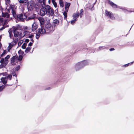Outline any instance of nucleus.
I'll use <instances>...</instances> for the list:
<instances>
[{
	"label": "nucleus",
	"mask_w": 134,
	"mask_h": 134,
	"mask_svg": "<svg viewBox=\"0 0 134 134\" xmlns=\"http://www.w3.org/2000/svg\"><path fill=\"white\" fill-rule=\"evenodd\" d=\"M2 16L3 18L0 16V32L5 27L9 26L8 24V22L11 19L9 17V15L8 13H3Z\"/></svg>",
	"instance_id": "nucleus-1"
},
{
	"label": "nucleus",
	"mask_w": 134,
	"mask_h": 134,
	"mask_svg": "<svg viewBox=\"0 0 134 134\" xmlns=\"http://www.w3.org/2000/svg\"><path fill=\"white\" fill-rule=\"evenodd\" d=\"M10 58V55H8L4 58H2L1 59L0 62L1 64L0 65V66L1 68L4 67L8 63V59Z\"/></svg>",
	"instance_id": "nucleus-2"
},
{
	"label": "nucleus",
	"mask_w": 134,
	"mask_h": 134,
	"mask_svg": "<svg viewBox=\"0 0 134 134\" xmlns=\"http://www.w3.org/2000/svg\"><path fill=\"white\" fill-rule=\"evenodd\" d=\"M22 58V56L21 55H20L18 57L17 56H13L11 59V64L13 65H15L16 63L18 62V60L19 61L21 60Z\"/></svg>",
	"instance_id": "nucleus-3"
},
{
	"label": "nucleus",
	"mask_w": 134,
	"mask_h": 134,
	"mask_svg": "<svg viewBox=\"0 0 134 134\" xmlns=\"http://www.w3.org/2000/svg\"><path fill=\"white\" fill-rule=\"evenodd\" d=\"M39 6L38 3L37 2L35 3L32 1H31L28 4V6L30 10H32L34 8H37Z\"/></svg>",
	"instance_id": "nucleus-4"
},
{
	"label": "nucleus",
	"mask_w": 134,
	"mask_h": 134,
	"mask_svg": "<svg viewBox=\"0 0 134 134\" xmlns=\"http://www.w3.org/2000/svg\"><path fill=\"white\" fill-rule=\"evenodd\" d=\"M86 62V61L81 62L77 63L75 65V68L76 70H79L84 66Z\"/></svg>",
	"instance_id": "nucleus-5"
},
{
	"label": "nucleus",
	"mask_w": 134,
	"mask_h": 134,
	"mask_svg": "<svg viewBox=\"0 0 134 134\" xmlns=\"http://www.w3.org/2000/svg\"><path fill=\"white\" fill-rule=\"evenodd\" d=\"M18 20L21 21H24V20L27 18L26 15L25 14H20L18 15L17 16Z\"/></svg>",
	"instance_id": "nucleus-6"
},
{
	"label": "nucleus",
	"mask_w": 134,
	"mask_h": 134,
	"mask_svg": "<svg viewBox=\"0 0 134 134\" xmlns=\"http://www.w3.org/2000/svg\"><path fill=\"white\" fill-rule=\"evenodd\" d=\"M46 9L47 10V14L49 15H52L54 14V11L48 5L46 6Z\"/></svg>",
	"instance_id": "nucleus-7"
},
{
	"label": "nucleus",
	"mask_w": 134,
	"mask_h": 134,
	"mask_svg": "<svg viewBox=\"0 0 134 134\" xmlns=\"http://www.w3.org/2000/svg\"><path fill=\"white\" fill-rule=\"evenodd\" d=\"M46 31L47 33H48L49 32L51 31L52 30V27L50 23H48L46 24L45 26Z\"/></svg>",
	"instance_id": "nucleus-8"
},
{
	"label": "nucleus",
	"mask_w": 134,
	"mask_h": 134,
	"mask_svg": "<svg viewBox=\"0 0 134 134\" xmlns=\"http://www.w3.org/2000/svg\"><path fill=\"white\" fill-rule=\"evenodd\" d=\"M105 14L106 16L111 19L113 20L115 19L114 15L112 14L111 12L109 11L106 10L105 11Z\"/></svg>",
	"instance_id": "nucleus-9"
},
{
	"label": "nucleus",
	"mask_w": 134,
	"mask_h": 134,
	"mask_svg": "<svg viewBox=\"0 0 134 134\" xmlns=\"http://www.w3.org/2000/svg\"><path fill=\"white\" fill-rule=\"evenodd\" d=\"M46 32L44 26L41 25V27L39 28L38 32L39 33L42 34L45 33Z\"/></svg>",
	"instance_id": "nucleus-10"
},
{
	"label": "nucleus",
	"mask_w": 134,
	"mask_h": 134,
	"mask_svg": "<svg viewBox=\"0 0 134 134\" xmlns=\"http://www.w3.org/2000/svg\"><path fill=\"white\" fill-rule=\"evenodd\" d=\"M47 13L46 7L45 8H42L40 10V14L42 16H44L46 14H47Z\"/></svg>",
	"instance_id": "nucleus-11"
},
{
	"label": "nucleus",
	"mask_w": 134,
	"mask_h": 134,
	"mask_svg": "<svg viewBox=\"0 0 134 134\" xmlns=\"http://www.w3.org/2000/svg\"><path fill=\"white\" fill-rule=\"evenodd\" d=\"M15 44V43L14 42H12L11 43H9V46L7 48V49L8 51L9 52L10 50Z\"/></svg>",
	"instance_id": "nucleus-12"
},
{
	"label": "nucleus",
	"mask_w": 134,
	"mask_h": 134,
	"mask_svg": "<svg viewBox=\"0 0 134 134\" xmlns=\"http://www.w3.org/2000/svg\"><path fill=\"white\" fill-rule=\"evenodd\" d=\"M38 27V25L35 22H34L32 24V31H35L36 30Z\"/></svg>",
	"instance_id": "nucleus-13"
},
{
	"label": "nucleus",
	"mask_w": 134,
	"mask_h": 134,
	"mask_svg": "<svg viewBox=\"0 0 134 134\" xmlns=\"http://www.w3.org/2000/svg\"><path fill=\"white\" fill-rule=\"evenodd\" d=\"M1 81L4 84H5L7 82V77H2L1 79Z\"/></svg>",
	"instance_id": "nucleus-14"
},
{
	"label": "nucleus",
	"mask_w": 134,
	"mask_h": 134,
	"mask_svg": "<svg viewBox=\"0 0 134 134\" xmlns=\"http://www.w3.org/2000/svg\"><path fill=\"white\" fill-rule=\"evenodd\" d=\"M70 5V3L65 2V11L68 12L69 8Z\"/></svg>",
	"instance_id": "nucleus-15"
},
{
	"label": "nucleus",
	"mask_w": 134,
	"mask_h": 134,
	"mask_svg": "<svg viewBox=\"0 0 134 134\" xmlns=\"http://www.w3.org/2000/svg\"><path fill=\"white\" fill-rule=\"evenodd\" d=\"M38 20L41 24V25L43 26L42 25L44 23V19L40 17L38 18Z\"/></svg>",
	"instance_id": "nucleus-16"
},
{
	"label": "nucleus",
	"mask_w": 134,
	"mask_h": 134,
	"mask_svg": "<svg viewBox=\"0 0 134 134\" xmlns=\"http://www.w3.org/2000/svg\"><path fill=\"white\" fill-rule=\"evenodd\" d=\"M19 37L22 38L25 35V34H24V32L23 31L19 30Z\"/></svg>",
	"instance_id": "nucleus-17"
},
{
	"label": "nucleus",
	"mask_w": 134,
	"mask_h": 134,
	"mask_svg": "<svg viewBox=\"0 0 134 134\" xmlns=\"http://www.w3.org/2000/svg\"><path fill=\"white\" fill-rule=\"evenodd\" d=\"M19 30H15L14 31V36L15 37L19 36Z\"/></svg>",
	"instance_id": "nucleus-18"
},
{
	"label": "nucleus",
	"mask_w": 134,
	"mask_h": 134,
	"mask_svg": "<svg viewBox=\"0 0 134 134\" xmlns=\"http://www.w3.org/2000/svg\"><path fill=\"white\" fill-rule=\"evenodd\" d=\"M109 3L110 4L111 6L114 8H117V6L116 4H114V3H113V2L110 1H109Z\"/></svg>",
	"instance_id": "nucleus-19"
},
{
	"label": "nucleus",
	"mask_w": 134,
	"mask_h": 134,
	"mask_svg": "<svg viewBox=\"0 0 134 134\" xmlns=\"http://www.w3.org/2000/svg\"><path fill=\"white\" fill-rule=\"evenodd\" d=\"M79 16V13H76L74 14L73 15V18L74 19H77V18Z\"/></svg>",
	"instance_id": "nucleus-20"
},
{
	"label": "nucleus",
	"mask_w": 134,
	"mask_h": 134,
	"mask_svg": "<svg viewBox=\"0 0 134 134\" xmlns=\"http://www.w3.org/2000/svg\"><path fill=\"white\" fill-rule=\"evenodd\" d=\"M7 52L5 50H3V52L1 55V57H3L5 55L7 54Z\"/></svg>",
	"instance_id": "nucleus-21"
},
{
	"label": "nucleus",
	"mask_w": 134,
	"mask_h": 134,
	"mask_svg": "<svg viewBox=\"0 0 134 134\" xmlns=\"http://www.w3.org/2000/svg\"><path fill=\"white\" fill-rule=\"evenodd\" d=\"M52 2L53 5L55 8H56L57 7V5L56 2L54 1V0H52Z\"/></svg>",
	"instance_id": "nucleus-22"
},
{
	"label": "nucleus",
	"mask_w": 134,
	"mask_h": 134,
	"mask_svg": "<svg viewBox=\"0 0 134 134\" xmlns=\"http://www.w3.org/2000/svg\"><path fill=\"white\" fill-rule=\"evenodd\" d=\"M67 12L66 11L63 12V14L64 16V19L66 20V18L67 16Z\"/></svg>",
	"instance_id": "nucleus-23"
},
{
	"label": "nucleus",
	"mask_w": 134,
	"mask_h": 134,
	"mask_svg": "<svg viewBox=\"0 0 134 134\" xmlns=\"http://www.w3.org/2000/svg\"><path fill=\"white\" fill-rule=\"evenodd\" d=\"M30 34H31V33L28 31H26L24 32V34H25V35H26L27 37H28V36H29V35H30Z\"/></svg>",
	"instance_id": "nucleus-24"
},
{
	"label": "nucleus",
	"mask_w": 134,
	"mask_h": 134,
	"mask_svg": "<svg viewBox=\"0 0 134 134\" xmlns=\"http://www.w3.org/2000/svg\"><path fill=\"white\" fill-rule=\"evenodd\" d=\"M83 10L82 9H81L80 10V13L79 14V16L81 18L82 17V15H83Z\"/></svg>",
	"instance_id": "nucleus-25"
},
{
	"label": "nucleus",
	"mask_w": 134,
	"mask_h": 134,
	"mask_svg": "<svg viewBox=\"0 0 134 134\" xmlns=\"http://www.w3.org/2000/svg\"><path fill=\"white\" fill-rule=\"evenodd\" d=\"M26 46L27 43H24L22 46L21 47L23 49H25L26 48Z\"/></svg>",
	"instance_id": "nucleus-26"
},
{
	"label": "nucleus",
	"mask_w": 134,
	"mask_h": 134,
	"mask_svg": "<svg viewBox=\"0 0 134 134\" xmlns=\"http://www.w3.org/2000/svg\"><path fill=\"white\" fill-rule=\"evenodd\" d=\"M59 4L60 7H63L64 6L63 2L62 0L59 1Z\"/></svg>",
	"instance_id": "nucleus-27"
},
{
	"label": "nucleus",
	"mask_w": 134,
	"mask_h": 134,
	"mask_svg": "<svg viewBox=\"0 0 134 134\" xmlns=\"http://www.w3.org/2000/svg\"><path fill=\"white\" fill-rule=\"evenodd\" d=\"M12 14L13 15L14 17H15L16 16V14L15 13V12L14 10H12Z\"/></svg>",
	"instance_id": "nucleus-28"
},
{
	"label": "nucleus",
	"mask_w": 134,
	"mask_h": 134,
	"mask_svg": "<svg viewBox=\"0 0 134 134\" xmlns=\"http://www.w3.org/2000/svg\"><path fill=\"white\" fill-rule=\"evenodd\" d=\"M24 41L23 40H20L18 43V45L20 46L21 44L23 43Z\"/></svg>",
	"instance_id": "nucleus-29"
},
{
	"label": "nucleus",
	"mask_w": 134,
	"mask_h": 134,
	"mask_svg": "<svg viewBox=\"0 0 134 134\" xmlns=\"http://www.w3.org/2000/svg\"><path fill=\"white\" fill-rule=\"evenodd\" d=\"M77 20L76 19H75L74 20H72L71 21V24H73Z\"/></svg>",
	"instance_id": "nucleus-30"
},
{
	"label": "nucleus",
	"mask_w": 134,
	"mask_h": 134,
	"mask_svg": "<svg viewBox=\"0 0 134 134\" xmlns=\"http://www.w3.org/2000/svg\"><path fill=\"white\" fill-rule=\"evenodd\" d=\"M7 75V74L6 72L1 73L0 74V75L1 76L3 75V76H6Z\"/></svg>",
	"instance_id": "nucleus-31"
},
{
	"label": "nucleus",
	"mask_w": 134,
	"mask_h": 134,
	"mask_svg": "<svg viewBox=\"0 0 134 134\" xmlns=\"http://www.w3.org/2000/svg\"><path fill=\"white\" fill-rule=\"evenodd\" d=\"M133 62H131L130 63H129L127 64H126L124 65V66L125 67H127L129 66L130 64H132Z\"/></svg>",
	"instance_id": "nucleus-32"
},
{
	"label": "nucleus",
	"mask_w": 134,
	"mask_h": 134,
	"mask_svg": "<svg viewBox=\"0 0 134 134\" xmlns=\"http://www.w3.org/2000/svg\"><path fill=\"white\" fill-rule=\"evenodd\" d=\"M34 17H29L27 19H26L27 20H31L32 19H34Z\"/></svg>",
	"instance_id": "nucleus-33"
},
{
	"label": "nucleus",
	"mask_w": 134,
	"mask_h": 134,
	"mask_svg": "<svg viewBox=\"0 0 134 134\" xmlns=\"http://www.w3.org/2000/svg\"><path fill=\"white\" fill-rule=\"evenodd\" d=\"M40 36V35L39 34H36V37L37 39H38L39 38Z\"/></svg>",
	"instance_id": "nucleus-34"
},
{
	"label": "nucleus",
	"mask_w": 134,
	"mask_h": 134,
	"mask_svg": "<svg viewBox=\"0 0 134 134\" xmlns=\"http://www.w3.org/2000/svg\"><path fill=\"white\" fill-rule=\"evenodd\" d=\"M34 36L33 35L30 34V35H29V36H28V37L30 38H32Z\"/></svg>",
	"instance_id": "nucleus-35"
},
{
	"label": "nucleus",
	"mask_w": 134,
	"mask_h": 134,
	"mask_svg": "<svg viewBox=\"0 0 134 134\" xmlns=\"http://www.w3.org/2000/svg\"><path fill=\"white\" fill-rule=\"evenodd\" d=\"M4 88V86H0V91H1Z\"/></svg>",
	"instance_id": "nucleus-36"
},
{
	"label": "nucleus",
	"mask_w": 134,
	"mask_h": 134,
	"mask_svg": "<svg viewBox=\"0 0 134 134\" xmlns=\"http://www.w3.org/2000/svg\"><path fill=\"white\" fill-rule=\"evenodd\" d=\"M30 49H31V48L30 47H27L26 48L25 51H29L30 50Z\"/></svg>",
	"instance_id": "nucleus-37"
},
{
	"label": "nucleus",
	"mask_w": 134,
	"mask_h": 134,
	"mask_svg": "<svg viewBox=\"0 0 134 134\" xmlns=\"http://www.w3.org/2000/svg\"><path fill=\"white\" fill-rule=\"evenodd\" d=\"M18 52L19 54H22L23 53V52L21 50H20Z\"/></svg>",
	"instance_id": "nucleus-38"
},
{
	"label": "nucleus",
	"mask_w": 134,
	"mask_h": 134,
	"mask_svg": "<svg viewBox=\"0 0 134 134\" xmlns=\"http://www.w3.org/2000/svg\"><path fill=\"white\" fill-rule=\"evenodd\" d=\"M33 42H30L29 44H28V46H32Z\"/></svg>",
	"instance_id": "nucleus-39"
},
{
	"label": "nucleus",
	"mask_w": 134,
	"mask_h": 134,
	"mask_svg": "<svg viewBox=\"0 0 134 134\" xmlns=\"http://www.w3.org/2000/svg\"><path fill=\"white\" fill-rule=\"evenodd\" d=\"M9 34L10 37V38H11L12 36L11 31H9Z\"/></svg>",
	"instance_id": "nucleus-40"
},
{
	"label": "nucleus",
	"mask_w": 134,
	"mask_h": 134,
	"mask_svg": "<svg viewBox=\"0 0 134 134\" xmlns=\"http://www.w3.org/2000/svg\"><path fill=\"white\" fill-rule=\"evenodd\" d=\"M7 77V78H8L10 80H11L12 76L11 75H8V77Z\"/></svg>",
	"instance_id": "nucleus-41"
},
{
	"label": "nucleus",
	"mask_w": 134,
	"mask_h": 134,
	"mask_svg": "<svg viewBox=\"0 0 134 134\" xmlns=\"http://www.w3.org/2000/svg\"><path fill=\"white\" fill-rule=\"evenodd\" d=\"M19 2L20 3H24V1L23 0H20L19 1Z\"/></svg>",
	"instance_id": "nucleus-42"
},
{
	"label": "nucleus",
	"mask_w": 134,
	"mask_h": 134,
	"mask_svg": "<svg viewBox=\"0 0 134 134\" xmlns=\"http://www.w3.org/2000/svg\"><path fill=\"white\" fill-rule=\"evenodd\" d=\"M20 66H18V67H17L16 68V70H18L19 69H20Z\"/></svg>",
	"instance_id": "nucleus-43"
},
{
	"label": "nucleus",
	"mask_w": 134,
	"mask_h": 134,
	"mask_svg": "<svg viewBox=\"0 0 134 134\" xmlns=\"http://www.w3.org/2000/svg\"><path fill=\"white\" fill-rule=\"evenodd\" d=\"M54 23L56 24H58L59 23V21L57 20H55V21H54Z\"/></svg>",
	"instance_id": "nucleus-44"
},
{
	"label": "nucleus",
	"mask_w": 134,
	"mask_h": 134,
	"mask_svg": "<svg viewBox=\"0 0 134 134\" xmlns=\"http://www.w3.org/2000/svg\"><path fill=\"white\" fill-rule=\"evenodd\" d=\"M6 2L8 3H9L10 2V0H6Z\"/></svg>",
	"instance_id": "nucleus-45"
},
{
	"label": "nucleus",
	"mask_w": 134,
	"mask_h": 134,
	"mask_svg": "<svg viewBox=\"0 0 134 134\" xmlns=\"http://www.w3.org/2000/svg\"><path fill=\"white\" fill-rule=\"evenodd\" d=\"M29 40L28 39H26L25 40V42H28L29 41Z\"/></svg>",
	"instance_id": "nucleus-46"
},
{
	"label": "nucleus",
	"mask_w": 134,
	"mask_h": 134,
	"mask_svg": "<svg viewBox=\"0 0 134 134\" xmlns=\"http://www.w3.org/2000/svg\"><path fill=\"white\" fill-rule=\"evenodd\" d=\"M24 1V3H26L27 2L28 0H23Z\"/></svg>",
	"instance_id": "nucleus-47"
},
{
	"label": "nucleus",
	"mask_w": 134,
	"mask_h": 134,
	"mask_svg": "<svg viewBox=\"0 0 134 134\" xmlns=\"http://www.w3.org/2000/svg\"><path fill=\"white\" fill-rule=\"evenodd\" d=\"M110 51H114V48H111L110 49Z\"/></svg>",
	"instance_id": "nucleus-48"
},
{
	"label": "nucleus",
	"mask_w": 134,
	"mask_h": 134,
	"mask_svg": "<svg viewBox=\"0 0 134 134\" xmlns=\"http://www.w3.org/2000/svg\"><path fill=\"white\" fill-rule=\"evenodd\" d=\"M12 74L13 76H15L16 75V73L15 72H12Z\"/></svg>",
	"instance_id": "nucleus-49"
},
{
	"label": "nucleus",
	"mask_w": 134,
	"mask_h": 134,
	"mask_svg": "<svg viewBox=\"0 0 134 134\" xmlns=\"http://www.w3.org/2000/svg\"><path fill=\"white\" fill-rule=\"evenodd\" d=\"M31 42H33L34 41L31 38Z\"/></svg>",
	"instance_id": "nucleus-50"
},
{
	"label": "nucleus",
	"mask_w": 134,
	"mask_h": 134,
	"mask_svg": "<svg viewBox=\"0 0 134 134\" xmlns=\"http://www.w3.org/2000/svg\"><path fill=\"white\" fill-rule=\"evenodd\" d=\"M43 0H40V2H41Z\"/></svg>",
	"instance_id": "nucleus-51"
}]
</instances>
